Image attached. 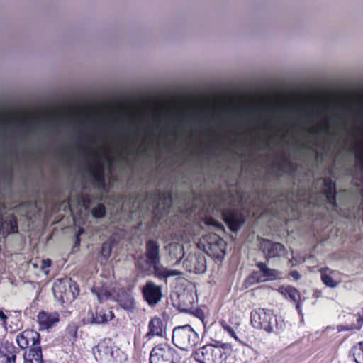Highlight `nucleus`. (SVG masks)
Here are the masks:
<instances>
[{
    "mask_svg": "<svg viewBox=\"0 0 363 363\" xmlns=\"http://www.w3.org/2000/svg\"><path fill=\"white\" fill-rule=\"evenodd\" d=\"M250 322L255 328L267 333L280 334L285 328V323L281 317H277L271 310L261 308L251 311Z\"/></svg>",
    "mask_w": 363,
    "mask_h": 363,
    "instance_id": "nucleus-1",
    "label": "nucleus"
},
{
    "mask_svg": "<svg viewBox=\"0 0 363 363\" xmlns=\"http://www.w3.org/2000/svg\"><path fill=\"white\" fill-rule=\"evenodd\" d=\"M16 341L18 347L25 350L24 362L33 359H40L42 347L41 337L38 332L33 329H26L16 335Z\"/></svg>",
    "mask_w": 363,
    "mask_h": 363,
    "instance_id": "nucleus-2",
    "label": "nucleus"
},
{
    "mask_svg": "<svg viewBox=\"0 0 363 363\" xmlns=\"http://www.w3.org/2000/svg\"><path fill=\"white\" fill-rule=\"evenodd\" d=\"M232 350L230 343L207 344L199 348L194 357L199 363H223Z\"/></svg>",
    "mask_w": 363,
    "mask_h": 363,
    "instance_id": "nucleus-3",
    "label": "nucleus"
},
{
    "mask_svg": "<svg viewBox=\"0 0 363 363\" xmlns=\"http://www.w3.org/2000/svg\"><path fill=\"white\" fill-rule=\"evenodd\" d=\"M206 253L213 259H222L225 255L226 242L216 233H210L203 235L199 242Z\"/></svg>",
    "mask_w": 363,
    "mask_h": 363,
    "instance_id": "nucleus-4",
    "label": "nucleus"
},
{
    "mask_svg": "<svg viewBox=\"0 0 363 363\" xmlns=\"http://www.w3.org/2000/svg\"><path fill=\"white\" fill-rule=\"evenodd\" d=\"M172 342L178 348L189 350L199 341L198 333L190 326L186 325L176 327L172 333Z\"/></svg>",
    "mask_w": 363,
    "mask_h": 363,
    "instance_id": "nucleus-5",
    "label": "nucleus"
},
{
    "mask_svg": "<svg viewBox=\"0 0 363 363\" xmlns=\"http://www.w3.org/2000/svg\"><path fill=\"white\" fill-rule=\"evenodd\" d=\"M55 297L62 303H69L74 301L79 295V284L72 279L55 282L52 286Z\"/></svg>",
    "mask_w": 363,
    "mask_h": 363,
    "instance_id": "nucleus-6",
    "label": "nucleus"
},
{
    "mask_svg": "<svg viewBox=\"0 0 363 363\" xmlns=\"http://www.w3.org/2000/svg\"><path fill=\"white\" fill-rule=\"evenodd\" d=\"M179 359L177 350L167 342L155 345L149 357L150 363H178Z\"/></svg>",
    "mask_w": 363,
    "mask_h": 363,
    "instance_id": "nucleus-7",
    "label": "nucleus"
},
{
    "mask_svg": "<svg viewBox=\"0 0 363 363\" xmlns=\"http://www.w3.org/2000/svg\"><path fill=\"white\" fill-rule=\"evenodd\" d=\"M256 267L258 271H253L246 279V283L253 285L267 281H274L278 278L279 272L274 269L269 268L264 262H257Z\"/></svg>",
    "mask_w": 363,
    "mask_h": 363,
    "instance_id": "nucleus-8",
    "label": "nucleus"
},
{
    "mask_svg": "<svg viewBox=\"0 0 363 363\" xmlns=\"http://www.w3.org/2000/svg\"><path fill=\"white\" fill-rule=\"evenodd\" d=\"M157 202L152 212V223L157 225L162 217L169 213L172 204L171 192H160L157 191Z\"/></svg>",
    "mask_w": 363,
    "mask_h": 363,
    "instance_id": "nucleus-9",
    "label": "nucleus"
},
{
    "mask_svg": "<svg viewBox=\"0 0 363 363\" xmlns=\"http://www.w3.org/2000/svg\"><path fill=\"white\" fill-rule=\"evenodd\" d=\"M223 219L232 232L237 233L245 223V216L243 213L234 208H227L222 211Z\"/></svg>",
    "mask_w": 363,
    "mask_h": 363,
    "instance_id": "nucleus-10",
    "label": "nucleus"
},
{
    "mask_svg": "<svg viewBox=\"0 0 363 363\" xmlns=\"http://www.w3.org/2000/svg\"><path fill=\"white\" fill-rule=\"evenodd\" d=\"M260 249L267 260L280 257L286 254V250L281 243L273 242L265 238H263L260 242Z\"/></svg>",
    "mask_w": 363,
    "mask_h": 363,
    "instance_id": "nucleus-11",
    "label": "nucleus"
},
{
    "mask_svg": "<svg viewBox=\"0 0 363 363\" xmlns=\"http://www.w3.org/2000/svg\"><path fill=\"white\" fill-rule=\"evenodd\" d=\"M142 294L144 300L149 306H155L162 299V286L157 285L152 281H148L142 288Z\"/></svg>",
    "mask_w": 363,
    "mask_h": 363,
    "instance_id": "nucleus-12",
    "label": "nucleus"
},
{
    "mask_svg": "<svg viewBox=\"0 0 363 363\" xmlns=\"http://www.w3.org/2000/svg\"><path fill=\"white\" fill-rule=\"evenodd\" d=\"M113 311L102 306H96L88 311V322L91 324H103L114 318Z\"/></svg>",
    "mask_w": 363,
    "mask_h": 363,
    "instance_id": "nucleus-13",
    "label": "nucleus"
},
{
    "mask_svg": "<svg viewBox=\"0 0 363 363\" xmlns=\"http://www.w3.org/2000/svg\"><path fill=\"white\" fill-rule=\"evenodd\" d=\"M148 331L144 338L150 340L154 337H164L167 333V322L158 316L152 317L148 323Z\"/></svg>",
    "mask_w": 363,
    "mask_h": 363,
    "instance_id": "nucleus-14",
    "label": "nucleus"
},
{
    "mask_svg": "<svg viewBox=\"0 0 363 363\" xmlns=\"http://www.w3.org/2000/svg\"><path fill=\"white\" fill-rule=\"evenodd\" d=\"M87 171L93 179L94 185L97 188L106 186L105 169L101 161H93L88 167Z\"/></svg>",
    "mask_w": 363,
    "mask_h": 363,
    "instance_id": "nucleus-15",
    "label": "nucleus"
},
{
    "mask_svg": "<svg viewBox=\"0 0 363 363\" xmlns=\"http://www.w3.org/2000/svg\"><path fill=\"white\" fill-rule=\"evenodd\" d=\"M39 330H48L60 322V314L57 311H40L37 315Z\"/></svg>",
    "mask_w": 363,
    "mask_h": 363,
    "instance_id": "nucleus-16",
    "label": "nucleus"
},
{
    "mask_svg": "<svg viewBox=\"0 0 363 363\" xmlns=\"http://www.w3.org/2000/svg\"><path fill=\"white\" fill-rule=\"evenodd\" d=\"M113 299L126 311H130L135 306V301L131 291L123 287L116 289Z\"/></svg>",
    "mask_w": 363,
    "mask_h": 363,
    "instance_id": "nucleus-17",
    "label": "nucleus"
},
{
    "mask_svg": "<svg viewBox=\"0 0 363 363\" xmlns=\"http://www.w3.org/2000/svg\"><path fill=\"white\" fill-rule=\"evenodd\" d=\"M146 262L150 266L151 264H160V245L155 240H149L145 243V252Z\"/></svg>",
    "mask_w": 363,
    "mask_h": 363,
    "instance_id": "nucleus-18",
    "label": "nucleus"
},
{
    "mask_svg": "<svg viewBox=\"0 0 363 363\" xmlns=\"http://www.w3.org/2000/svg\"><path fill=\"white\" fill-rule=\"evenodd\" d=\"M18 233L17 218L13 214H9L4 218L0 216V233L10 235Z\"/></svg>",
    "mask_w": 363,
    "mask_h": 363,
    "instance_id": "nucleus-19",
    "label": "nucleus"
},
{
    "mask_svg": "<svg viewBox=\"0 0 363 363\" xmlns=\"http://www.w3.org/2000/svg\"><path fill=\"white\" fill-rule=\"evenodd\" d=\"M18 348L9 341L0 345V358L4 363H16Z\"/></svg>",
    "mask_w": 363,
    "mask_h": 363,
    "instance_id": "nucleus-20",
    "label": "nucleus"
},
{
    "mask_svg": "<svg viewBox=\"0 0 363 363\" xmlns=\"http://www.w3.org/2000/svg\"><path fill=\"white\" fill-rule=\"evenodd\" d=\"M91 292L97 296L98 300L101 303L104 301L113 299L116 289L111 288L106 283H99L93 286Z\"/></svg>",
    "mask_w": 363,
    "mask_h": 363,
    "instance_id": "nucleus-21",
    "label": "nucleus"
},
{
    "mask_svg": "<svg viewBox=\"0 0 363 363\" xmlns=\"http://www.w3.org/2000/svg\"><path fill=\"white\" fill-rule=\"evenodd\" d=\"M322 179L323 181L322 194L325 196L330 204L336 207L337 204L336 201L337 190L335 183L330 177H325Z\"/></svg>",
    "mask_w": 363,
    "mask_h": 363,
    "instance_id": "nucleus-22",
    "label": "nucleus"
},
{
    "mask_svg": "<svg viewBox=\"0 0 363 363\" xmlns=\"http://www.w3.org/2000/svg\"><path fill=\"white\" fill-rule=\"evenodd\" d=\"M93 354L98 363H105L107 357H112L113 350L105 342H100L93 350Z\"/></svg>",
    "mask_w": 363,
    "mask_h": 363,
    "instance_id": "nucleus-23",
    "label": "nucleus"
},
{
    "mask_svg": "<svg viewBox=\"0 0 363 363\" xmlns=\"http://www.w3.org/2000/svg\"><path fill=\"white\" fill-rule=\"evenodd\" d=\"M279 291L286 297L296 303V308L301 311V294L298 289L292 286H281Z\"/></svg>",
    "mask_w": 363,
    "mask_h": 363,
    "instance_id": "nucleus-24",
    "label": "nucleus"
},
{
    "mask_svg": "<svg viewBox=\"0 0 363 363\" xmlns=\"http://www.w3.org/2000/svg\"><path fill=\"white\" fill-rule=\"evenodd\" d=\"M150 266L154 269V274L155 277L160 279L180 274L177 270L168 269L167 268L160 265V264H151Z\"/></svg>",
    "mask_w": 363,
    "mask_h": 363,
    "instance_id": "nucleus-25",
    "label": "nucleus"
},
{
    "mask_svg": "<svg viewBox=\"0 0 363 363\" xmlns=\"http://www.w3.org/2000/svg\"><path fill=\"white\" fill-rule=\"evenodd\" d=\"M355 165L363 172V141L354 146Z\"/></svg>",
    "mask_w": 363,
    "mask_h": 363,
    "instance_id": "nucleus-26",
    "label": "nucleus"
},
{
    "mask_svg": "<svg viewBox=\"0 0 363 363\" xmlns=\"http://www.w3.org/2000/svg\"><path fill=\"white\" fill-rule=\"evenodd\" d=\"M350 354L356 363H363V341L355 344L352 347Z\"/></svg>",
    "mask_w": 363,
    "mask_h": 363,
    "instance_id": "nucleus-27",
    "label": "nucleus"
},
{
    "mask_svg": "<svg viewBox=\"0 0 363 363\" xmlns=\"http://www.w3.org/2000/svg\"><path fill=\"white\" fill-rule=\"evenodd\" d=\"M106 213V206L103 203H99L91 209V213L94 218H102Z\"/></svg>",
    "mask_w": 363,
    "mask_h": 363,
    "instance_id": "nucleus-28",
    "label": "nucleus"
},
{
    "mask_svg": "<svg viewBox=\"0 0 363 363\" xmlns=\"http://www.w3.org/2000/svg\"><path fill=\"white\" fill-rule=\"evenodd\" d=\"M220 324L222 326V328L224 329V330L226 331L231 337L234 338L235 340H236L237 342H238L240 344H242L245 345H246L237 336L233 328L231 326H230L225 320L220 321Z\"/></svg>",
    "mask_w": 363,
    "mask_h": 363,
    "instance_id": "nucleus-29",
    "label": "nucleus"
},
{
    "mask_svg": "<svg viewBox=\"0 0 363 363\" xmlns=\"http://www.w3.org/2000/svg\"><path fill=\"white\" fill-rule=\"evenodd\" d=\"M330 119L328 118H326V119H324L320 123V125L318 127H313L310 133H317L319 131H322L325 133H328V130H329V125H328V122H329Z\"/></svg>",
    "mask_w": 363,
    "mask_h": 363,
    "instance_id": "nucleus-30",
    "label": "nucleus"
},
{
    "mask_svg": "<svg viewBox=\"0 0 363 363\" xmlns=\"http://www.w3.org/2000/svg\"><path fill=\"white\" fill-rule=\"evenodd\" d=\"M321 280L325 285L330 288L337 285V282L333 279L332 276L325 272H321Z\"/></svg>",
    "mask_w": 363,
    "mask_h": 363,
    "instance_id": "nucleus-31",
    "label": "nucleus"
},
{
    "mask_svg": "<svg viewBox=\"0 0 363 363\" xmlns=\"http://www.w3.org/2000/svg\"><path fill=\"white\" fill-rule=\"evenodd\" d=\"M22 328V323L21 321V313H18L14 318V321L11 320V324L9 325L10 333H16Z\"/></svg>",
    "mask_w": 363,
    "mask_h": 363,
    "instance_id": "nucleus-32",
    "label": "nucleus"
},
{
    "mask_svg": "<svg viewBox=\"0 0 363 363\" xmlns=\"http://www.w3.org/2000/svg\"><path fill=\"white\" fill-rule=\"evenodd\" d=\"M204 223L206 225L214 227L218 230H224L223 225L219 221H218L216 219L211 216L206 217L204 220Z\"/></svg>",
    "mask_w": 363,
    "mask_h": 363,
    "instance_id": "nucleus-33",
    "label": "nucleus"
},
{
    "mask_svg": "<svg viewBox=\"0 0 363 363\" xmlns=\"http://www.w3.org/2000/svg\"><path fill=\"white\" fill-rule=\"evenodd\" d=\"M111 251L112 247L111 243L104 242L101 247L100 255L107 259L110 257Z\"/></svg>",
    "mask_w": 363,
    "mask_h": 363,
    "instance_id": "nucleus-34",
    "label": "nucleus"
},
{
    "mask_svg": "<svg viewBox=\"0 0 363 363\" xmlns=\"http://www.w3.org/2000/svg\"><path fill=\"white\" fill-rule=\"evenodd\" d=\"M91 202L92 199L89 194H82L79 197V203L86 210L90 208Z\"/></svg>",
    "mask_w": 363,
    "mask_h": 363,
    "instance_id": "nucleus-35",
    "label": "nucleus"
},
{
    "mask_svg": "<svg viewBox=\"0 0 363 363\" xmlns=\"http://www.w3.org/2000/svg\"><path fill=\"white\" fill-rule=\"evenodd\" d=\"M78 326L74 323H69L66 328V333L72 337L76 338L77 337Z\"/></svg>",
    "mask_w": 363,
    "mask_h": 363,
    "instance_id": "nucleus-36",
    "label": "nucleus"
},
{
    "mask_svg": "<svg viewBox=\"0 0 363 363\" xmlns=\"http://www.w3.org/2000/svg\"><path fill=\"white\" fill-rule=\"evenodd\" d=\"M279 157L281 160L282 163L278 165L279 169H282L283 167H291V163L290 160H289L288 157H286L284 152L279 155Z\"/></svg>",
    "mask_w": 363,
    "mask_h": 363,
    "instance_id": "nucleus-37",
    "label": "nucleus"
},
{
    "mask_svg": "<svg viewBox=\"0 0 363 363\" xmlns=\"http://www.w3.org/2000/svg\"><path fill=\"white\" fill-rule=\"evenodd\" d=\"M84 154L89 157L93 156L94 157H99L98 151L94 150L89 147H84L82 149Z\"/></svg>",
    "mask_w": 363,
    "mask_h": 363,
    "instance_id": "nucleus-38",
    "label": "nucleus"
},
{
    "mask_svg": "<svg viewBox=\"0 0 363 363\" xmlns=\"http://www.w3.org/2000/svg\"><path fill=\"white\" fill-rule=\"evenodd\" d=\"M11 315L5 314L2 310H0V320H1V325L7 329V319L10 317Z\"/></svg>",
    "mask_w": 363,
    "mask_h": 363,
    "instance_id": "nucleus-39",
    "label": "nucleus"
},
{
    "mask_svg": "<svg viewBox=\"0 0 363 363\" xmlns=\"http://www.w3.org/2000/svg\"><path fill=\"white\" fill-rule=\"evenodd\" d=\"M51 260L50 259H43L41 262V269L46 272V269L51 266Z\"/></svg>",
    "mask_w": 363,
    "mask_h": 363,
    "instance_id": "nucleus-40",
    "label": "nucleus"
},
{
    "mask_svg": "<svg viewBox=\"0 0 363 363\" xmlns=\"http://www.w3.org/2000/svg\"><path fill=\"white\" fill-rule=\"evenodd\" d=\"M289 277H292L294 280L298 281L301 278L299 272L296 270H292L289 272Z\"/></svg>",
    "mask_w": 363,
    "mask_h": 363,
    "instance_id": "nucleus-41",
    "label": "nucleus"
},
{
    "mask_svg": "<svg viewBox=\"0 0 363 363\" xmlns=\"http://www.w3.org/2000/svg\"><path fill=\"white\" fill-rule=\"evenodd\" d=\"M362 313H363V310H362ZM357 324L355 325V327H352V328H361L362 323H363V314L362 315H361L360 313L358 314V315L357 317Z\"/></svg>",
    "mask_w": 363,
    "mask_h": 363,
    "instance_id": "nucleus-42",
    "label": "nucleus"
},
{
    "mask_svg": "<svg viewBox=\"0 0 363 363\" xmlns=\"http://www.w3.org/2000/svg\"><path fill=\"white\" fill-rule=\"evenodd\" d=\"M203 262L201 264V265L199 267H195V270L196 272L201 273V272H204L206 271V261L204 259H203Z\"/></svg>",
    "mask_w": 363,
    "mask_h": 363,
    "instance_id": "nucleus-43",
    "label": "nucleus"
},
{
    "mask_svg": "<svg viewBox=\"0 0 363 363\" xmlns=\"http://www.w3.org/2000/svg\"><path fill=\"white\" fill-rule=\"evenodd\" d=\"M50 120L52 122H55V123H60L59 118L56 116H55V115L50 116Z\"/></svg>",
    "mask_w": 363,
    "mask_h": 363,
    "instance_id": "nucleus-44",
    "label": "nucleus"
},
{
    "mask_svg": "<svg viewBox=\"0 0 363 363\" xmlns=\"http://www.w3.org/2000/svg\"><path fill=\"white\" fill-rule=\"evenodd\" d=\"M70 202H71V197L70 196H68L66 199H65L62 202L63 203H67L68 205L70 204Z\"/></svg>",
    "mask_w": 363,
    "mask_h": 363,
    "instance_id": "nucleus-45",
    "label": "nucleus"
},
{
    "mask_svg": "<svg viewBox=\"0 0 363 363\" xmlns=\"http://www.w3.org/2000/svg\"><path fill=\"white\" fill-rule=\"evenodd\" d=\"M138 151H139L140 153H142V154H145V153L146 152L147 150H146L145 148L142 149V150L138 149Z\"/></svg>",
    "mask_w": 363,
    "mask_h": 363,
    "instance_id": "nucleus-46",
    "label": "nucleus"
},
{
    "mask_svg": "<svg viewBox=\"0 0 363 363\" xmlns=\"http://www.w3.org/2000/svg\"><path fill=\"white\" fill-rule=\"evenodd\" d=\"M26 203H28V204H31V205H33V206H35L36 205V203H33V201H27V202H25L23 204H26Z\"/></svg>",
    "mask_w": 363,
    "mask_h": 363,
    "instance_id": "nucleus-47",
    "label": "nucleus"
},
{
    "mask_svg": "<svg viewBox=\"0 0 363 363\" xmlns=\"http://www.w3.org/2000/svg\"><path fill=\"white\" fill-rule=\"evenodd\" d=\"M79 243H80V239H79V236H77L75 245H79Z\"/></svg>",
    "mask_w": 363,
    "mask_h": 363,
    "instance_id": "nucleus-48",
    "label": "nucleus"
},
{
    "mask_svg": "<svg viewBox=\"0 0 363 363\" xmlns=\"http://www.w3.org/2000/svg\"><path fill=\"white\" fill-rule=\"evenodd\" d=\"M272 140V137H269L268 138V139L267 140V144L269 145V143H270Z\"/></svg>",
    "mask_w": 363,
    "mask_h": 363,
    "instance_id": "nucleus-49",
    "label": "nucleus"
},
{
    "mask_svg": "<svg viewBox=\"0 0 363 363\" xmlns=\"http://www.w3.org/2000/svg\"><path fill=\"white\" fill-rule=\"evenodd\" d=\"M266 125H267V127H269V128H271V127H272V126H271V125H270V122H269V121H267L266 122Z\"/></svg>",
    "mask_w": 363,
    "mask_h": 363,
    "instance_id": "nucleus-50",
    "label": "nucleus"
},
{
    "mask_svg": "<svg viewBox=\"0 0 363 363\" xmlns=\"http://www.w3.org/2000/svg\"><path fill=\"white\" fill-rule=\"evenodd\" d=\"M27 123V122L26 121H21V125H24Z\"/></svg>",
    "mask_w": 363,
    "mask_h": 363,
    "instance_id": "nucleus-51",
    "label": "nucleus"
},
{
    "mask_svg": "<svg viewBox=\"0 0 363 363\" xmlns=\"http://www.w3.org/2000/svg\"><path fill=\"white\" fill-rule=\"evenodd\" d=\"M23 363H33V362H32L29 359V360H28V362H24Z\"/></svg>",
    "mask_w": 363,
    "mask_h": 363,
    "instance_id": "nucleus-52",
    "label": "nucleus"
},
{
    "mask_svg": "<svg viewBox=\"0 0 363 363\" xmlns=\"http://www.w3.org/2000/svg\"><path fill=\"white\" fill-rule=\"evenodd\" d=\"M223 111H227V112H229V111H230V110H229V109H226V108H224V109H223Z\"/></svg>",
    "mask_w": 363,
    "mask_h": 363,
    "instance_id": "nucleus-53",
    "label": "nucleus"
},
{
    "mask_svg": "<svg viewBox=\"0 0 363 363\" xmlns=\"http://www.w3.org/2000/svg\"><path fill=\"white\" fill-rule=\"evenodd\" d=\"M179 125H181L182 123V121L181 120H179Z\"/></svg>",
    "mask_w": 363,
    "mask_h": 363,
    "instance_id": "nucleus-54",
    "label": "nucleus"
}]
</instances>
